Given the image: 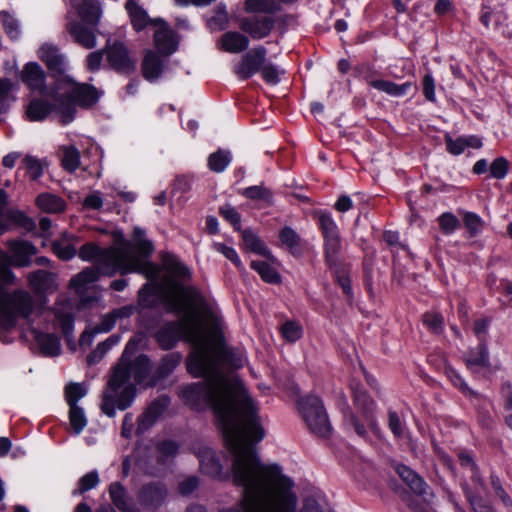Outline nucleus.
<instances>
[{
    "instance_id": "obj_17",
    "label": "nucleus",
    "mask_w": 512,
    "mask_h": 512,
    "mask_svg": "<svg viewBox=\"0 0 512 512\" xmlns=\"http://www.w3.org/2000/svg\"><path fill=\"white\" fill-rule=\"evenodd\" d=\"M126 9L128 11L131 23L134 29L137 31L143 30L148 25L156 28L163 21L162 19L150 18L147 12L133 0H129L126 3Z\"/></svg>"
},
{
    "instance_id": "obj_26",
    "label": "nucleus",
    "mask_w": 512,
    "mask_h": 512,
    "mask_svg": "<svg viewBox=\"0 0 512 512\" xmlns=\"http://www.w3.org/2000/svg\"><path fill=\"white\" fill-rule=\"evenodd\" d=\"M368 84L374 89L394 97H401L405 95L411 87L410 82L398 85L392 81L382 79L368 80Z\"/></svg>"
},
{
    "instance_id": "obj_14",
    "label": "nucleus",
    "mask_w": 512,
    "mask_h": 512,
    "mask_svg": "<svg viewBox=\"0 0 512 512\" xmlns=\"http://www.w3.org/2000/svg\"><path fill=\"white\" fill-rule=\"evenodd\" d=\"M85 23H80L76 19L70 20L66 24L67 31L72 35L74 40L86 49H92L96 46V36L91 28Z\"/></svg>"
},
{
    "instance_id": "obj_64",
    "label": "nucleus",
    "mask_w": 512,
    "mask_h": 512,
    "mask_svg": "<svg viewBox=\"0 0 512 512\" xmlns=\"http://www.w3.org/2000/svg\"><path fill=\"white\" fill-rule=\"evenodd\" d=\"M353 207V201L347 195L341 196L335 203V209L339 212H346Z\"/></svg>"
},
{
    "instance_id": "obj_20",
    "label": "nucleus",
    "mask_w": 512,
    "mask_h": 512,
    "mask_svg": "<svg viewBox=\"0 0 512 512\" xmlns=\"http://www.w3.org/2000/svg\"><path fill=\"white\" fill-rule=\"evenodd\" d=\"M268 260L269 262L253 260L250 266L260 275L263 281L272 284L279 283L281 278L276 267L277 260L273 256L272 259Z\"/></svg>"
},
{
    "instance_id": "obj_57",
    "label": "nucleus",
    "mask_w": 512,
    "mask_h": 512,
    "mask_svg": "<svg viewBox=\"0 0 512 512\" xmlns=\"http://www.w3.org/2000/svg\"><path fill=\"white\" fill-rule=\"evenodd\" d=\"M423 94L428 101L435 102V81L431 74H426L422 81Z\"/></svg>"
},
{
    "instance_id": "obj_48",
    "label": "nucleus",
    "mask_w": 512,
    "mask_h": 512,
    "mask_svg": "<svg viewBox=\"0 0 512 512\" xmlns=\"http://www.w3.org/2000/svg\"><path fill=\"white\" fill-rule=\"evenodd\" d=\"M354 399L357 405L362 407L365 412H371L374 408V401L359 387H352Z\"/></svg>"
},
{
    "instance_id": "obj_19",
    "label": "nucleus",
    "mask_w": 512,
    "mask_h": 512,
    "mask_svg": "<svg viewBox=\"0 0 512 512\" xmlns=\"http://www.w3.org/2000/svg\"><path fill=\"white\" fill-rule=\"evenodd\" d=\"M22 81L32 90L44 87L45 72L36 62L27 63L21 73Z\"/></svg>"
},
{
    "instance_id": "obj_45",
    "label": "nucleus",
    "mask_w": 512,
    "mask_h": 512,
    "mask_svg": "<svg viewBox=\"0 0 512 512\" xmlns=\"http://www.w3.org/2000/svg\"><path fill=\"white\" fill-rule=\"evenodd\" d=\"M463 220L466 228L472 235H477L483 230L484 222L477 214L465 212Z\"/></svg>"
},
{
    "instance_id": "obj_49",
    "label": "nucleus",
    "mask_w": 512,
    "mask_h": 512,
    "mask_svg": "<svg viewBox=\"0 0 512 512\" xmlns=\"http://www.w3.org/2000/svg\"><path fill=\"white\" fill-rule=\"evenodd\" d=\"M509 164L504 157L495 159L490 165V174L496 179H503L508 173Z\"/></svg>"
},
{
    "instance_id": "obj_10",
    "label": "nucleus",
    "mask_w": 512,
    "mask_h": 512,
    "mask_svg": "<svg viewBox=\"0 0 512 512\" xmlns=\"http://www.w3.org/2000/svg\"><path fill=\"white\" fill-rule=\"evenodd\" d=\"M267 50L263 46L255 47L235 63L233 71L240 79H248L260 71L265 63Z\"/></svg>"
},
{
    "instance_id": "obj_56",
    "label": "nucleus",
    "mask_w": 512,
    "mask_h": 512,
    "mask_svg": "<svg viewBox=\"0 0 512 512\" xmlns=\"http://www.w3.org/2000/svg\"><path fill=\"white\" fill-rule=\"evenodd\" d=\"M104 204L102 195L99 191H93L88 194L83 200V207L85 209L99 210Z\"/></svg>"
},
{
    "instance_id": "obj_24",
    "label": "nucleus",
    "mask_w": 512,
    "mask_h": 512,
    "mask_svg": "<svg viewBox=\"0 0 512 512\" xmlns=\"http://www.w3.org/2000/svg\"><path fill=\"white\" fill-rule=\"evenodd\" d=\"M30 285L37 292H52L56 289V277L54 274L46 271H37L29 277Z\"/></svg>"
},
{
    "instance_id": "obj_11",
    "label": "nucleus",
    "mask_w": 512,
    "mask_h": 512,
    "mask_svg": "<svg viewBox=\"0 0 512 512\" xmlns=\"http://www.w3.org/2000/svg\"><path fill=\"white\" fill-rule=\"evenodd\" d=\"M239 26L241 30L249 34L251 38L260 40L270 34L274 26V19L267 15H254L241 19Z\"/></svg>"
},
{
    "instance_id": "obj_4",
    "label": "nucleus",
    "mask_w": 512,
    "mask_h": 512,
    "mask_svg": "<svg viewBox=\"0 0 512 512\" xmlns=\"http://www.w3.org/2000/svg\"><path fill=\"white\" fill-rule=\"evenodd\" d=\"M138 346L136 338L131 339L125 347L119 363L113 370L107 388L103 393L102 412L114 417L116 410L127 409L136 397V384L149 386L155 381L150 378L151 364L145 355H139L133 361V352Z\"/></svg>"
},
{
    "instance_id": "obj_9",
    "label": "nucleus",
    "mask_w": 512,
    "mask_h": 512,
    "mask_svg": "<svg viewBox=\"0 0 512 512\" xmlns=\"http://www.w3.org/2000/svg\"><path fill=\"white\" fill-rule=\"evenodd\" d=\"M38 57L47 65L48 69L56 74V81L62 77L72 78L67 72L69 65L66 57L59 52V49L50 43H44L37 51Z\"/></svg>"
},
{
    "instance_id": "obj_1",
    "label": "nucleus",
    "mask_w": 512,
    "mask_h": 512,
    "mask_svg": "<svg viewBox=\"0 0 512 512\" xmlns=\"http://www.w3.org/2000/svg\"><path fill=\"white\" fill-rule=\"evenodd\" d=\"M163 267L165 275L159 293L168 309L182 318L162 326L156 339L163 349H171L182 337L192 344L187 369L203 381L181 386L179 396L197 411L213 409L234 462L240 454L256 452L254 444L265 436L258 408L244 384L227 373L229 368L242 367L246 356L229 348L217 331L205 328V300L195 287L180 282L189 276L187 267L174 257H167Z\"/></svg>"
},
{
    "instance_id": "obj_43",
    "label": "nucleus",
    "mask_w": 512,
    "mask_h": 512,
    "mask_svg": "<svg viewBox=\"0 0 512 512\" xmlns=\"http://www.w3.org/2000/svg\"><path fill=\"white\" fill-rule=\"evenodd\" d=\"M181 356L179 354L166 355L158 368L159 377H165L169 375L180 363Z\"/></svg>"
},
{
    "instance_id": "obj_3",
    "label": "nucleus",
    "mask_w": 512,
    "mask_h": 512,
    "mask_svg": "<svg viewBox=\"0 0 512 512\" xmlns=\"http://www.w3.org/2000/svg\"><path fill=\"white\" fill-rule=\"evenodd\" d=\"M144 230L134 229L137 247L122 241L109 249H100L94 243L83 245L79 251V257L83 261L93 262L94 267L87 268L75 275L70 280V288L77 293H83L87 286L98 280L100 275H113L117 271L121 273L140 272L148 278L155 279L158 268L146 260V256L152 251L151 242L144 239Z\"/></svg>"
},
{
    "instance_id": "obj_60",
    "label": "nucleus",
    "mask_w": 512,
    "mask_h": 512,
    "mask_svg": "<svg viewBox=\"0 0 512 512\" xmlns=\"http://www.w3.org/2000/svg\"><path fill=\"white\" fill-rule=\"evenodd\" d=\"M120 342V336L112 335L106 341L98 344L97 349L94 352L93 357L99 355L102 357L109 349L117 345Z\"/></svg>"
},
{
    "instance_id": "obj_5",
    "label": "nucleus",
    "mask_w": 512,
    "mask_h": 512,
    "mask_svg": "<svg viewBox=\"0 0 512 512\" xmlns=\"http://www.w3.org/2000/svg\"><path fill=\"white\" fill-rule=\"evenodd\" d=\"M54 104H50L44 98H33L25 109V118L32 122L45 120L50 115H55L63 125L71 123L75 118L76 105L88 107L99 98L95 88L79 84L73 78L62 77L53 89Z\"/></svg>"
},
{
    "instance_id": "obj_38",
    "label": "nucleus",
    "mask_w": 512,
    "mask_h": 512,
    "mask_svg": "<svg viewBox=\"0 0 512 512\" xmlns=\"http://www.w3.org/2000/svg\"><path fill=\"white\" fill-rule=\"evenodd\" d=\"M240 193L251 200H261L270 203L272 200V193L264 185H255L244 188Z\"/></svg>"
},
{
    "instance_id": "obj_33",
    "label": "nucleus",
    "mask_w": 512,
    "mask_h": 512,
    "mask_svg": "<svg viewBox=\"0 0 512 512\" xmlns=\"http://www.w3.org/2000/svg\"><path fill=\"white\" fill-rule=\"evenodd\" d=\"M232 160L230 151L219 149L208 157V167L216 173L223 172Z\"/></svg>"
},
{
    "instance_id": "obj_39",
    "label": "nucleus",
    "mask_w": 512,
    "mask_h": 512,
    "mask_svg": "<svg viewBox=\"0 0 512 512\" xmlns=\"http://www.w3.org/2000/svg\"><path fill=\"white\" fill-rule=\"evenodd\" d=\"M14 90V85L8 79H0V112L6 111L15 101Z\"/></svg>"
},
{
    "instance_id": "obj_50",
    "label": "nucleus",
    "mask_w": 512,
    "mask_h": 512,
    "mask_svg": "<svg viewBox=\"0 0 512 512\" xmlns=\"http://www.w3.org/2000/svg\"><path fill=\"white\" fill-rule=\"evenodd\" d=\"M262 77L269 84H277L280 81V75L284 72L273 64H263Z\"/></svg>"
},
{
    "instance_id": "obj_7",
    "label": "nucleus",
    "mask_w": 512,
    "mask_h": 512,
    "mask_svg": "<svg viewBox=\"0 0 512 512\" xmlns=\"http://www.w3.org/2000/svg\"><path fill=\"white\" fill-rule=\"evenodd\" d=\"M317 216L324 236L326 259L329 265H333L341 248L339 230L330 213L320 211Z\"/></svg>"
},
{
    "instance_id": "obj_42",
    "label": "nucleus",
    "mask_w": 512,
    "mask_h": 512,
    "mask_svg": "<svg viewBox=\"0 0 512 512\" xmlns=\"http://www.w3.org/2000/svg\"><path fill=\"white\" fill-rule=\"evenodd\" d=\"M282 336L289 342H295L303 335V329L300 324L294 321H288L281 327Z\"/></svg>"
},
{
    "instance_id": "obj_15",
    "label": "nucleus",
    "mask_w": 512,
    "mask_h": 512,
    "mask_svg": "<svg viewBox=\"0 0 512 512\" xmlns=\"http://www.w3.org/2000/svg\"><path fill=\"white\" fill-rule=\"evenodd\" d=\"M9 261L15 266H26L30 263L31 257L36 254V248L29 242L15 240L9 243Z\"/></svg>"
},
{
    "instance_id": "obj_62",
    "label": "nucleus",
    "mask_w": 512,
    "mask_h": 512,
    "mask_svg": "<svg viewBox=\"0 0 512 512\" xmlns=\"http://www.w3.org/2000/svg\"><path fill=\"white\" fill-rule=\"evenodd\" d=\"M102 53L99 51L92 52L87 56V67L90 71H97L101 67Z\"/></svg>"
},
{
    "instance_id": "obj_31",
    "label": "nucleus",
    "mask_w": 512,
    "mask_h": 512,
    "mask_svg": "<svg viewBox=\"0 0 512 512\" xmlns=\"http://www.w3.org/2000/svg\"><path fill=\"white\" fill-rule=\"evenodd\" d=\"M116 318L114 317L113 313H109L107 315H104L100 323L96 325L92 330H86L80 339L81 344H90L93 340V337L99 333H107L109 332L115 325Z\"/></svg>"
},
{
    "instance_id": "obj_47",
    "label": "nucleus",
    "mask_w": 512,
    "mask_h": 512,
    "mask_svg": "<svg viewBox=\"0 0 512 512\" xmlns=\"http://www.w3.org/2000/svg\"><path fill=\"white\" fill-rule=\"evenodd\" d=\"M24 166L32 179L39 178L43 173V165L41 161L33 156L27 155L24 158Z\"/></svg>"
},
{
    "instance_id": "obj_22",
    "label": "nucleus",
    "mask_w": 512,
    "mask_h": 512,
    "mask_svg": "<svg viewBox=\"0 0 512 512\" xmlns=\"http://www.w3.org/2000/svg\"><path fill=\"white\" fill-rule=\"evenodd\" d=\"M166 489L161 484L144 486L140 493L141 503L149 508L157 507L165 498Z\"/></svg>"
},
{
    "instance_id": "obj_29",
    "label": "nucleus",
    "mask_w": 512,
    "mask_h": 512,
    "mask_svg": "<svg viewBox=\"0 0 512 512\" xmlns=\"http://www.w3.org/2000/svg\"><path fill=\"white\" fill-rule=\"evenodd\" d=\"M35 339L43 354L57 356L61 351V344L57 336L53 334L39 333L34 331Z\"/></svg>"
},
{
    "instance_id": "obj_44",
    "label": "nucleus",
    "mask_w": 512,
    "mask_h": 512,
    "mask_svg": "<svg viewBox=\"0 0 512 512\" xmlns=\"http://www.w3.org/2000/svg\"><path fill=\"white\" fill-rule=\"evenodd\" d=\"M166 405L167 401L165 399L162 400V402L156 401L153 404H151L147 411L142 416L139 429H141L146 422L148 424H151L156 419V417L161 414L162 410Z\"/></svg>"
},
{
    "instance_id": "obj_35",
    "label": "nucleus",
    "mask_w": 512,
    "mask_h": 512,
    "mask_svg": "<svg viewBox=\"0 0 512 512\" xmlns=\"http://www.w3.org/2000/svg\"><path fill=\"white\" fill-rule=\"evenodd\" d=\"M278 9V5L274 0H246L245 10L248 13H264L270 14Z\"/></svg>"
},
{
    "instance_id": "obj_8",
    "label": "nucleus",
    "mask_w": 512,
    "mask_h": 512,
    "mask_svg": "<svg viewBox=\"0 0 512 512\" xmlns=\"http://www.w3.org/2000/svg\"><path fill=\"white\" fill-rule=\"evenodd\" d=\"M70 15L80 23L95 27L101 19L102 6L98 0H70L67 22L70 20Z\"/></svg>"
},
{
    "instance_id": "obj_30",
    "label": "nucleus",
    "mask_w": 512,
    "mask_h": 512,
    "mask_svg": "<svg viewBox=\"0 0 512 512\" xmlns=\"http://www.w3.org/2000/svg\"><path fill=\"white\" fill-rule=\"evenodd\" d=\"M242 239L245 249L264 256L267 259H272V254L263 243V241L252 231L245 230L242 232Z\"/></svg>"
},
{
    "instance_id": "obj_2",
    "label": "nucleus",
    "mask_w": 512,
    "mask_h": 512,
    "mask_svg": "<svg viewBox=\"0 0 512 512\" xmlns=\"http://www.w3.org/2000/svg\"><path fill=\"white\" fill-rule=\"evenodd\" d=\"M231 477L242 488V497L234 508L222 512H297L293 480L278 464L263 463L256 452L240 454L232 464ZM299 512L322 509L315 501H307Z\"/></svg>"
},
{
    "instance_id": "obj_32",
    "label": "nucleus",
    "mask_w": 512,
    "mask_h": 512,
    "mask_svg": "<svg viewBox=\"0 0 512 512\" xmlns=\"http://www.w3.org/2000/svg\"><path fill=\"white\" fill-rule=\"evenodd\" d=\"M0 22L2 24V27L5 31V33L8 35V37L11 40L17 41L21 38V35H22L21 24H20V21L15 17L14 14H12L8 11H1L0 12Z\"/></svg>"
},
{
    "instance_id": "obj_51",
    "label": "nucleus",
    "mask_w": 512,
    "mask_h": 512,
    "mask_svg": "<svg viewBox=\"0 0 512 512\" xmlns=\"http://www.w3.org/2000/svg\"><path fill=\"white\" fill-rule=\"evenodd\" d=\"M423 322L434 333H439L443 329V317L439 313H426Z\"/></svg>"
},
{
    "instance_id": "obj_18",
    "label": "nucleus",
    "mask_w": 512,
    "mask_h": 512,
    "mask_svg": "<svg viewBox=\"0 0 512 512\" xmlns=\"http://www.w3.org/2000/svg\"><path fill=\"white\" fill-rule=\"evenodd\" d=\"M249 46V39L235 31L224 33L218 41V47L229 53L237 54L246 50Z\"/></svg>"
},
{
    "instance_id": "obj_52",
    "label": "nucleus",
    "mask_w": 512,
    "mask_h": 512,
    "mask_svg": "<svg viewBox=\"0 0 512 512\" xmlns=\"http://www.w3.org/2000/svg\"><path fill=\"white\" fill-rule=\"evenodd\" d=\"M280 240L283 245L290 249L296 248L299 245L300 238L298 234L290 227H285L280 231Z\"/></svg>"
},
{
    "instance_id": "obj_63",
    "label": "nucleus",
    "mask_w": 512,
    "mask_h": 512,
    "mask_svg": "<svg viewBox=\"0 0 512 512\" xmlns=\"http://www.w3.org/2000/svg\"><path fill=\"white\" fill-rule=\"evenodd\" d=\"M158 450L163 456L176 454L178 447L173 441H164L158 445Z\"/></svg>"
},
{
    "instance_id": "obj_16",
    "label": "nucleus",
    "mask_w": 512,
    "mask_h": 512,
    "mask_svg": "<svg viewBox=\"0 0 512 512\" xmlns=\"http://www.w3.org/2000/svg\"><path fill=\"white\" fill-rule=\"evenodd\" d=\"M110 65L119 72H128L134 67L126 47L122 43H114L107 50Z\"/></svg>"
},
{
    "instance_id": "obj_40",
    "label": "nucleus",
    "mask_w": 512,
    "mask_h": 512,
    "mask_svg": "<svg viewBox=\"0 0 512 512\" xmlns=\"http://www.w3.org/2000/svg\"><path fill=\"white\" fill-rule=\"evenodd\" d=\"M71 306L68 303L65 307L59 306L55 309V317L64 334L68 335L73 330V318L70 313Z\"/></svg>"
},
{
    "instance_id": "obj_59",
    "label": "nucleus",
    "mask_w": 512,
    "mask_h": 512,
    "mask_svg": "<svg viewBox=\"0 0 512 512\" xmlns=\"http://www.w3.org/2000/svg\"><path fill=\"white\" fill-rule=\"evenodd\" d=\"M389 428L397 437L404 435L405 427L398 414L394 411L389 412Z\"/></svg>"
},
{
    "instance_id": "obj_55",
    "label": "nucleus",
    "mask_w": 512,
    "mask_h": 512,
    "mask_svg": "<svg viewBox=\"0 0 512 512\" xmlns=\"http://www.w3.org/2000/svg\"><path fill=\"white\" fill-rule=\"evenodd\" d=\"M98 482H99V477H98L97 472L92 471L90 473H87L79 481L78 492L84 493V492L96 487Z\"/></svg>"
},
{
    "instance_id": "obj_41",
    "label": "nucleus",
    "mask_w": 512,
    "mask_h": 512,
    "mask_svg": "<svg viewBox=\"0 0 512 512\" xmlns=\"http://www.w3.org/2000/svg\"><path fill=\"white\" fill-rule=\"evenodd\" d=\"M212 247L215 251L221 253L228 260H230L237 267V269L239 271H241V272L245 271V267L242 264L238 253L236 252V250L233 247H229V246H227L223 243H219V242L213 243Z\"/></svg>"
},
{
    "instance_id": "obj_28",
    "label": "nucleus",
    "mask_w": 512,
    "mask_h": 512,
    "mask_svg": "<svg viewBox=\"0 0 512 512\" xmlns=\"http://www.w3.org/2000/svg\"><path fill=\"white\" fill-rule=\"evenodd\" d=\"M37 206L46 213H60L65 210V201L57 195L43 193L36 199Z\"/></svg>"
},
{
    "instance_id": "obj_27",
    "label": "nucleus",
    "mask_w": 512,
    "mask_h": 512,
    "mask_svg": "<svg viewBox=\"0 0 512 512\" xmlns=\"http://www.w3.org/2000/svg\"><path fill=\"white\" fill-rule=\"evenodd\" d=\"M143 76L148 81L156 80L162 72V62L153 51H147L142 63Z\"/></svg>"
},
{
    "instance_id": "obj_13",
    "label": "nucleus",
    "mask_w": 512,
    "mask_h": 512,
    "mask_svg": "<svg viewBox=\"0 0 512 512\" xmlns=\"http://www.w3.org/2000/svg\"><path fill=\"white\" fill-rule=\"evenodd\" d=\"M194 452L199 459L200 470L202 473L216 478L222 473V465L215 451L205 445H199L194 448Z\"/></svg>"
},
{
    "instance_id": "obj_53",
    "label": "nucleus",
    "mask_w": 512,
    "mask_h": 512,
    "mask_svg": "<svg viewBox=\"0 0 512 512\" xmlns=\"http://www.w3.org/2000/svg\"><path fill=\"white\" fill-rule=\"evenodd\" d=\"M53 251L62 260H70L76 255L75 247L68 243H54Z\"/></svg>"
},
{
    "instance_id": "obj_37",
    "label": "nucleus",
    "mask_w": 512,
    "mask_h": 512,
    "mask_svg": "<svg viewBox=\"0 0 512 512\" xmlns=\"http://www.w3.org/2000/svg\"><path fill=\"white\" fill-rule=\"evenodd\" d=\"M69 423L74 434L79 435L87 425V418L80 406L69 407Z\"/></svg>"
},
{
    "instance_id": "obj_54",
    "label": "nucleus",
    "mask_w": 512,
    "mask_h": 512,
    "mask_svg": "<svg viewBox=\"0 0 512 512\" xmlns=\"http://www.w3.org/2000/svg\"><path fill=\"white\" fill-rule=\"evenodd\" d=\"M220 214L229 221L235 229L240 228L241 218L237 210L230 204H225L220 208Z\"/></svg>"
},
{
    "instance_id": "obj_12",
    "label": "nucleus",
    "mask_w": 512,
    "mask_h": 512,
    "mask_svg": "<svg viewBox=\"0 0 512 512\" xmlns=\"http://www.w3.org/2000/svg\"><path fill=\"white\" fill-rule=\"evenodd\" d=\"M178 38L176 33L162 21L154 33V45L159 53L164 56L173 54L178 48Z\"/></svg>"
},
{
    "instance_id": "obj_21",
    "label": "nucleus",
    "mask_w": 512,
    "mask_h": 512,
    "mask_svg": "<svg viewBox=\"0 0 512 512\" xmlns=\"http://www.w3.org/2000/svg\"><path fill=\"white\" fill-rule=\"evenodd\" d=\"M109 494L114 505L124 512H139V508L126 495L123 486L118 483H112L109 488Z\"/></svg>"
},
{
    "instance_id": "obj_58",
    "label": "nucleus",
    "mask_w": 512,
    "mask_h": 512,
    "mask_svg": "<svg viewBox=\"0 0 512 512\" xmlns=\"http://www.w3.org/2000/svg\"><path fill=\"white\" fill-rule=\"evenodd\" d=\"M447 149L453 155H460L466 149V138L459 137L457 139L447 138Z\"/></svg>"
},
{
    "instance_id": "obj_61",
    "label": "nucleus",
    "mask_w": 512,
    "mask_h": 512,
    "mask_svg": "<svg viewBox=\"0 0 512 512\" xmlns=\"http://www.w3.org/2000/svg\"><path fill=\"white\" fill-rule=\"evenodd\" d=\"M198 479L194 476L188 477L179 484V492L188 495L198 487Z\"/></svg>"
},
{
    "instance_id": "obj_34",
    "label": "nucleus",
    "mask_w": 512,
    "mask_h": 512,
    "mask_svg": "<svg viewBox=\"0 0 512 512\" xmlns=\"http://www.w3.org/2000/svg\"><path fill=\"white\" fill-rule=\"evenodd\" d=\"M62 165L65 170L72 173L80 166V153L75 146H63L61 148Z\"/></svg>"
},
{
    "instance_id": "obj_36",
    "label": "nucleus",
    "mask_w": 512,
    "mask_h": 512,
    "mask_svg": "<svg viewBox=\"0 0 512 512\" xmlns=\"http://www.w3.org/2000/svg\"><path fill=\"white\" fill-rule=\"evenodd\" d=\"M64 393L69 407L78 406L77 402L86 396L87 388L81 383L71 382L65 386Z\"/></svg>"
},
{
    "instance_id": "obj_25",
    "label": "nucleus",
    "mask_w": 512,
    "mask_h": 512,
    "mask_svg": "<svg viewBox=\"0 0 512 512\" xmlns=\"http://www.w3.org/2000/svg\"><path fill=\"white\" fill-rule=\"evenodd\" d=\"M397 472L415 493L428 495V485L409 467L400 465L397 467Z\"/></svg>"
},
{
    "instance_id": "obj_6",
    "label": "nucleus",
    "mask_w": 512,
    "mask_h": 512,
    "mask_svg": "<svg viewBox=\"0 0 512 512\" xmlns=\"http://www.w3.org/2000/svg\"><path fill=\"white\" fill-rule=\"evenodd\" d=\"M298 411L309 430L320 436L327 437L331 432L326 410L318 396L306 395L298 401Z\"/></svg>"
},
{
    "instance_id": "obj_23",
    "label": "nucleus",
    "mask_w": 512,
    "mask_h": 512,
    "mask_svg": "<svg viewBox=\"0 0 512 512\" xmlns=\"http://www.w3.org/2000/svg\"><path fill=\"white\" fill-rule=\"evenodd\" d=\"M465 360L467 366L472 370H491L488 350L484 345H479L475 350H471Z\"/></svg>"
},
{
    "instance_id": "obj_46",
    "label": "nucleus",
    "mask_w": 512,
    "mask_h": 512,
    "mask_svg": "<svg viewBox=\"0 0 512 512\" xmlns=\"http://www.w3.org/2000/svg\"><path fill=\"white\" fill-rule=\"evenodd\" d=\"M439 225L445 234H452L459 226L458 218L452 213H443L439 217Z\"/></svg>"
}]
</instances>
